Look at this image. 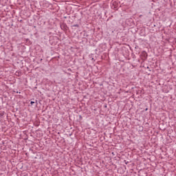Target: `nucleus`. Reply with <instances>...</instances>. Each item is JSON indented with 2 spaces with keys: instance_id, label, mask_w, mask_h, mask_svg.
<instances>
[{
  "instance_id": "f257e3e1",
  "label": "nucleus",
  "mask_w": 176,
  "mask_h": 176,
  "mask_svg": "<svg viewBox=\"0 0 176 176\" xmlns=\"http://www.w3.org/2000/svg\"><path fill=\"white\" fill-rule=\"evenodd\" d=\"M30 104H31V105H32V104H35V102H32H32H30Z\"/></svg>"
}]
</instances>
